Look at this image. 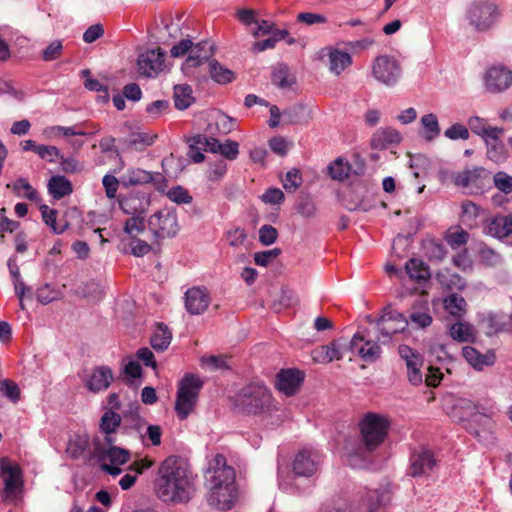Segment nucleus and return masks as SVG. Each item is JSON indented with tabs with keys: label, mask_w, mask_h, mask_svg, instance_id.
Returning <instances> with one entry per match:
<instances>
[{
	"label": "nucleus",
	"mask_w": 512,
	"mask_h": 512,
	"mask_svg": "<svg viewBox=\"0 0 512 512\" xmlns=\"http://www.w3.org/2000/svg\"><path fill=\"white\" fill-rule=\"evenodd\" d=\"M302 185V175L299 169L293 168L286 173L283 186L287 191H295Z\"/></svg>",
	"instance_id": "obj_55"
},
{
	"label": "nucleus",
	"mask_w": 512,
	"mask_h": 512,
	"mask_svg": "<svg viewBox=\"0 0 512 512\" xmlns=\"http://www.w3.org/2000/svg\"><path fill=\"white\" fill-rule=\"evenodd\" d=\"M444 135L450 140H467L469 138V130L463 124L455 123L445 130Z\"/></svg>",
	"instance_id": "obj_58"
},
{
	"label": "nucleus",
	"mask_w": 512,
	"mask_h": 512,
	"mask_svg": "<svg viewBox=\"0 0 512 512\" xmlns=\"http://www.w3.org/2000/svg\"><path fill=\"white\" fill-rule=\"evenodd\" d=\"M360 438L346 439L344 456L348 464L353 468H363L370 454L385 440L390 427L389 419L379 413L367 412L360 419Z\"/></svg>",
	"instance_id": "obj_2"
},
{
	"label": "nucleus",
	"mask_w": 512,
	"mask_h": 512,
	"mask_svg": "<svg viewBox=\"0 0 512 512\" xmlns=\"http://www.w3.org/2000/svg\"><path fill=\"white\" fill-rule=\"evenodd\" d=\"M379 329L378 340L382 344L390 342L392 335L403 332L408 326L407 319L398 311L385 310L377 321Z\"/></svg>",
	"instance_id": "obj_13"
},
{
	"label": "nucleus",
	"mask_w": 512,
	"mask_h": 512,
	"mask_svg": "<svg viewBox=\"0 0 512 512\" xmlns=\"http://www.w3.org/2000/svg\"><path fill=\"white\" fill-rule=\"evenodd\" d=\"M349 348L356 353L365 362H375L381 355L380 345L366 337L361 332H357L352 337Z\"/></svg>",
	"instance_id": "obj_18"
},
{
	"label": "nucleus",
	"mask_w": 512,
	"mask_h": 512,
	"mask_svg": "<svg viewBox=\"0 0 512 512\" xmlns=\"http://www.w3.org/2000/svg\"><path fill=\"white\" fill-rule=\"evenodd\" d=\"M401 141V134L391 127L378 129L371 138L373 149L383 150L390 145L398 144Z\"/></svg>",
	"instance_id": "obj_29"
},
{
	"label": "nucleus",
	"mask_w": 512,
	"mask_h": 512,
	"mask_svg": "<svg viewBox=\"0 0 512 512\" xmlns=\"http://www.w3.org/2000/svg\"><path fill=\"white\" fill-rule=\"evenodd\" d=\"M287 36V30H275L272 35H269L268 38L261 41H256L253 44L252 49L254 52H263L267 49H272L275 47L277 42L281 41L282 39H286Z\"/></svg>",
	"instance_id": "obj_46"
},
{
	"label": "nucleus",
	"mask_w": 512,
	"mask_h": 512,
	"mask_svg": "<svg viewBox=\"0 0 512 512\" xmlns=\"http://www.w3.org/2000/svg\"><path fill=\"white\" fill-rule=\"evenodd\" d=\"M423 130V137L427 141H433L440 135V126L438 118L435 114H425L420 119Z\"/></svg>",
	"instance_id": "obj_40"
},
{
	"label": "nucleus",
	"mask_w": 512,
	"mask_h": 512,
	"mask_svg": "<svg viewBox=\"0 0 512 512\" xmlns=\"http://www.w3.org/2000/svg\"><path fill=\"white\" fill-rule=\"evenodd\" d=\"M468 125H469V128L475 134L482 136L483 139L488 137L489 130L493 128L490 126L487 127L485 125V121L478 116H473V117L469 118Z\"/></svg>",
	"instance_id": "obj_63"
},
{
	"label": "nucleus",
	"mask_w": 512,
	"mask_h": 512,
	"mask_svg": "<svg viewBox=\"0 0 512 512\" xmlns=\"http://www.w3.org/2000/svg\"><path fill=\"white\" fill-rule=\"evenodd\" d=\"M62 51V41L54 40L42 51L41 57L44 61H53L60 57Z\"/></svg>",
	"instance_id": "obj_59"
},
{
	"label": "nucleus",
	"mask_w": 512,
	"mask_h": 512,
	"mask_svg": "<svg viewBox=\"0 0 512 512\" xmlns=\"http://www.w3.org/2000/svg\"><path fill=\"white\" fill-rule=\"evenodd\" d=\"M130 452L117 446L104 450L98 446V467L107 474L116 476L122 473L121 465L129 461Z\"/></svg>",
	"instance_id": "obj_12"
},
{
	"label": "nucleus",
	"mask_w": 512,
	"mask_h": 512,
	"mask_svg": "<svg viewBox=\"0 0 512 512\" xmlns=\"http://www.w3.org/2000/svg\"><path fill=\"white\" fill-rule=\"evenodd\" d=\"M118 203L126 215H145L151 204V197L145 189H132L126 193H120Z\"/></svg>",
	"instance_id": "obj_11"
},
{
	"label": "nucleus",
	"mask_w": 512,
	"mask_h": 512,
	"mask_svg": "<svg viewBox=\"0 0 512 512\" xmlns=\"http://www.w3.org/2000/svg\"><path fill=\"white\" fill-rule=\"evenodd\" d=\"M466 300L459 294L452 293L444 299V307L448 313L455 317H461L466 311Z\"/></svg>",
	"instance_id": "obj_44"
},
{
	"label": "nucleus",
	"mask_w": 512,
	"mask_h": 512,
	"mask_svg": "<svg viewBox=\"0 0 512 512\" xmlns=\"http://www.w3.org/2000/svg\"><path fill=\"white\" fill-rule=\"evenodd\" d=\"M501 12L494 0H472L463 13V21L469 29L477 33H486L499 23Z\"/></svg>",
	"instance_id": "obj_4"
},
{
	"label": "nucleus",
	"mask_w": 512,
	"mask_h": 512,
	"mask_svg": "<svg viewBox=\"0 0 512 512\" xmlns=\"http://www.w3.org/2000/svg\"><path fill=\"white\" fill-rule=\"evenodd\" d=\"M481 410H484V408L475 404L472 400L460 398L454 405V416H458L459 421L465 426Z\"/></svg>",
	"instance_id": "obj_31"
},
{
	"label": "nucleus",
	"mask_w": 512,
	"mask_h": 512,
	"mask_svg": "<svg viewBox=\"0 0 512 512\" xmlns=\"http://www.w3.org/2000/svg\"><path fill=\"white\" fill-rule=\"evenodd\" d=\"M204 478L208 504L219 510H230L237 498V488L235 470L227 465L225 456L217 454L208 461Z\"/></svg>",
	"instance_id": "obj_3"
},
{
	"label": "nucleus",
	"mask_w": 512,
	"mask_h": 512,
	"mask_svg": "<svg viewBox=\"0 0 512 512\" xmlns=\"http://www.w3.org/2000/svg\"><path fill=\"white\" fill-rule=\"evenodd\" d=\"M501 133V128H492L488 132V137L484 139L487 146V157L496 164L504 163L508 158L505 144L499 138Z\"/></svg>",
	"instance_id": "obj_25"
},
{
	"label": "nucleus",
	"mask_w": 512,
	"mask_h": 512,
	"mask_svg": "<svg viewBox=\"0 0 512 512\" xmlns=\"http://www.w3.org/2000/svg\"><path fill=\"white\" fill-rule=\"evenodd\" d=\"M484 80L489 92L500 93L512 85V71L503 65L492 66L487 69Z\"/></svg>",
	"instance_id": "obj_17"
},
{
	"label": "nucleus",
	"mask_w": 512,
	"mask_h": 512,
	"mask_svg": "<svg viewBox=\"0 0 512 512\" xmlns=\"http://www.w3.org/2000/svg\"><path fill=\"white\" fill-rule=\"evenodd\" d=\"M203 381L195 374H186L178 385L175 411L177 416L184 420L193 410Z\"/></svg>",
	"instance_id": "obj_7"
},
{
	"label": "nucleus",
	"mask_w": 512,
	"mask_h": 512,
	"mask_svg": "<svg viewBox=\"0 0 512 512\" xmlns=\"http://www.w3.org/2000/svg\"><path fill=\"white\" fill-rule=\"evenodd\" d=\"M481 208L470 200L461 204V216L464 222H473L479 216Z\"/></svg>",
	"instance_id": "obj_54"
},
{
	"label": "nucleus",
	"mask_w": 512,
	"mask_h": 512,
	"mask_svg": "<svg viewBox=\"0 0 512 512\" xmlns=\"http://www.w3.org/2000/svg\"><path fill=\"white\" fill-rule=\"evenodd\" d=\"M479 255L481 261L488 266H496L502 261L501 255L487 245L480 247Z\"/></svg>",
	"instance_id": "obj_56"
},
{
	"label": "nucleus",
	"mask_w": 512,
	"mask_h": 512,
	"mask_svg": "<svg viewBox=\"0 0 512 512\" xmlns=\"http://www.w3.org/2000/svg\"><path fill=\"white\" fill-rule=\"evenodd\" d=\"M405 270L409 278L418 283L425 282L430 278L429 267L421 259H409L405 264Z\"/></svg>",
	"instance_id": "obj_34"
},
{
	"label": "nucleus",
	"mask_w": 512,
	"mask_h": 512,
	"mask_svg": "<svg viewBox=\"0 0 512 512\" xmlns=\"http://www.w3.org/2000/svg\"><path fill=\"white\" fill-rule=\"evenodd\" d=\"M129 247L131 253L136 257H142L148 254L151 250V246L144 240L137 237L130 238Z\"/></svg>",
	"instance_id": "obj_64"
},
{
	"label": "nucleus",
	"mask_w": 512,
	"mask_h": 512,
	"mask_svg": "<svg viewBox=\"0 0 512 512\" xmlns=\"http://www.w3.org/2000/svg\"><path fill=\"white\" fill-rule=\"evenodd\" d=\"M0 392L14 403L20 398L18 385L10 380L0 381Z\"/></svg>",
	"instance_id": "obj_57"
},
{
	"label": "nucleus",
	"mask_w": 512,
	"mask_h": 512,
	"mask_svg": "<svg viewBox=\"0 0 512 512\" xmlns=\"http://www.w3.org/2000/svg\"><path fill=\"white\" fill-rule=\"evenodd\" d=\"M88 443V435L86 432L77 433L69 438L66 452L72 458L84 456L88 448Z\"/></svg>",
	"instance_id": "obj_37"
},
{
	"label": "nucleus",
	"mask_w": 512,
	"mask_h": 512,
	"mask_svg": "<svg viewBox=\"0 0 512 512\" xmlns=\"http://www.w3.org/2000/svg\"><path fill=\"white\" fill-rule=\"evenodd\" d=\"M278 237V231L275 227L271 225H263L259 229V241L265 245H272Z\"/></svg>",
	"instance_id": "obj_62"
},
{
	"label": "nucleus",
	"mask_w": 512,
	"mask_h": 512,
	"mask_svg": "<svg viewBox=\"0 0 512 512\" xmlns=\"http://www.w3.org/2000/svg\"><path fill=\"white\" fill-rule=\"evenodd\" d=\"M304 381V373L295 368L280 370L275 379V387L286 396L294 395Z\"/></svg>",
	"instance_id": "obj_21"
},
{
	"label": "nucleus",
	"mask_w": 512,
	"mask_h": 512,
	"mask_svg": "<svg viewBox=\"0 0 512 512\" xmlns=\"http://www.w3.org/2000/svg\"><path fill=\"white\" fill-rule=\"evenodd\" d=\"M351 166L341 158H337L328 166V174L334 180L343 181L348 178Z\"/></svg>",
	"instance_id": "obj_47"
},
{
	"label": "nucleus",
	"mask_w": 512,
	"mask_h": 512,
	"mask_svg": "<svg viewBox=\"0 0 512 512\" xmlns=\"http://www.w3.org/2000/svg\"><path fill=\"white\" fill-rule=\"evenodd\" d=\"M326 51L328 57L329 71L335 76H339L343 71L352 65V57L349 53L341 51L334 47H326L322 52Z\"/></svg>",
	"instance_id": "obj_27"
},
{
	"label": "nucleus",
	"mask_w": 512,
	"mask_h": 512,
	"mask_svg": "<svg viewBox=\"0 0 512 512\" xmlns=\"http://www.w3.org/2000/svg\"><path fill=\"white\" fill-rule=\"evenodd\" d=\"M494 187L505 195L512 193V175L505 171H498L493 175Z\"/></svg>",
	"instance_id": "obj_49"
},
{
	"label": "nucleus",
	"mask_w": 512,
	"mask_h": 512,
	"mask_svg": "<svg viewBox=\"0 0 512 512\" xmlns=\"http://www.w3.org/2000/svg\"><path fill=\"white\" fill-rule=\"evenodd\" d=\"M236 406L247 414H265L271 411L273 399L270 390L261 383H250L235 397Z\"/></svg>",
	"instance_id": "obj_5"
},
{
	"label": "nucleus",
	"mask_w": 512,
	"mask_h": 512,
	"mask_svg": "<svg viewBox=\"0 0 512 512\" xmlns=\"http://www.w3.org/2000/svg\"><path fill=\"white\" fill-rule=\"evenodd\" d=\"M292 468L296 478H312L318 469L317 454L309 449L299 451L295 455Z\"/></svg>",
	"instance_id": "obj_22"
},
{
	"label": "nucleus",
	"mask_w": 512,
	"mask_h": 512,
	"mask_svg": "<svg viewBox=\"0 0 512 512\" xmlns=\"http://www.w3.org/2000/svg\"><path fill=\"white\" fill-rule=\"evenodd\" d=\"M13 190L18 196L25 197L31 201L38 199V192L25 178H19L16 180L13 184Z\"/></svg>",
	"instance_id": "obj_50"
},
{
	"label": "nucleus",
	"mask_w": 512,
	"mask_h": 512,
	"mask_svg": "<svg viewBox=\"0 0 512 512\" xmlns=\"http://www.w3.org/2000/svg\"><path fill=\"white\" fill-rule=\"evenodd\" d=\"M195 479L189 462L181 456L171 455L158 468L155 490L164 502L187 503L195 491Z\"/></svg>",
	"instance_id": "obj_1"
},
{
	"label": "nucleus",
	"mask_w": 512,
	"mask_h": 512,
	"mask_svg": "<svg viewBox=\"0 0 512 512\" xmlns=\"http://www.w3.org/2000/svg\"><path fill=\"white\" fill-rule=\"evenodd\" d=\"M425 255L430 261H441L446 255L445 246L436 241H428L424 245Z\"/></svg>",
	"instance_id": "obj_52"
},
{
	"label": "nucleus",
	"mask_w": 512,
	"mask_h": 512,
	"mask_svg": "<svg viewBox=\"0 0 512 512\" xmlns=\"http://www.w3.org/2000/svg\"><path fill=\"white\" fill-rule=\"evenodd\" d=\"M167 197L176 204H190L192 196L182 186H174L167 192Z\"/></svg>",
	"instance_id": "obj_53"
},
{
	"label": "nucleus",
	"mask_w": 512,
	"mask_h": 512,
	"mask_svg": "<svg viewBox=\"0 0 512 512\" xmlns=\"http://www.w3.org/2000/svg\"><path fill=\"white\" fill-rule=\"evenodd\" d=\"M207 42H199L189 50L188 57L186 58L185 65L190 68L197 67L203 63L209 57V54L205 49L207 48Z\"/></svg>",
	"instance_id": "obj_43"
},
{
	"label": "nucleus",
	"mask_w": 512,
	"mask_h": 512,
	"mask_svg": "<svg viewBox=\"0 0 512 512\" xmlns=\"http://www.w3.org/2000/svg\"><path fill=\"white\" fill-rule=\"evenodd\" d=\"M165 51L161 48L148 49L141 53L137 60L138 71L146 77H155L163 71Z\"/></svg>",
	"instance_id": "obj_15"
},
{
	"label": "nucleus",
	"mask_w": 512,
	"mask_h": 512,
	"mask_svg": "<svg viewBox=\"0 0 512 512\" xmlns=\"http://www.w3.org/2000/svg\"><path fill=\"white\" fill-rule=\"evenodd\" d=\"M151 466L152 462L149 460H140L130 465L127 473L119 480L120 487L123 490L130 489L136 482L137 477Z\"/></svg>",
	"instance_id": "obj_33"
},
{
	"label": "nucleus",
	"mask_w": 512,
	"mask_h": 512,
	"mask_svg": "<svg viewBox=\"0 0 512 512\" xmlns=\"http://www.w3.org/2000/svg\"><path fill=\"white\" fill-rule=\"evenodd\" d=\"M120 424L121 417L117 412L108 410L102 415L99 428L103 433L106 434L105 441L108 444H112L115 441L112 434L118 429Z\"/></svg>",
	"instance_id": "obj_32"
},
{
	"label": "nucleus",
	"mask_w": 512,
	"mask_h": 512,
	"mask_svg": "<svg viewBox=\"0 0 512 512\" xmlns=\"http://www.w3.org/2000/svg\"><path fill=\"white\" fill-rule=\"evenodd\" d=\"M398 353L402 360H404L407 367L408 380L413 385L422 383L421 367L423 365V357L417 351L407 345H400Z\"/></svg>",
	"instance_id": "obj_19"
},
{
	"label": "nucleus",
	"mask_w": 512,
	"mask_h": 512,
	"mask_svg": "<svg viewBox=\"0 0 512 512\" xmlns=\"http://www.w3.org/2000/svg\"><path fill=\"white\" fill-rule=\"evenodd\" d=\"M0 479L3 484L1 492L5 502L16 503L22 496L24 481L19 465L7 458H0Z\"/></svg>",
	"instance_id": "obj_6"
},
{
	"label": "nucleus",
	"mask_w": 512,
	"mask_h": 512,
	"mask_svg": "<svg viewBox=\"0 0 512 512\" xmlns=\"http://www.w3.org/2000/svg\"><path fill=\"white\" fill-rule=\"evenodd\" d=\"M210 301L209 293L204 287H192L185 292V308L191 315L203 314Z\"/></svg>",
	"instance_id": "obj_24"
},
{
	"label": "nucleus",
	"mask_w": 512,
	"mask_h": 512,
	"mask_svg": "<svg viewBox=\"0 0 512 512\" xmlns=\"http://www.w3.org/2000/svg\"><path fill=\"white\" fill-rule=\"evenodd\" d=\"M36 154L43 160L55 162L61 157L60 150L56 146L40 144L36 150Z\"/></svg>",
	"instance_id": "obj_60"
},
{
	"label": "nucleus",
	"mask_w": 512,
	"mask_h": 512,
	"mask_svg": "<svg viewBox=\"0 0 512 512\" xmlns=\"http://www.w3.org/2000/svg\"><path fill=\"white\" fill-rule=\"evenodd\" d=\"M272 82L280 88H288L292 81L289 80V68L285 64H279L272 72Z\"/></svg>",
	"instance_id": "obj_51"
},
{
	"label": "nucleus",
	"mask_w": 512,
	"mask_h": 512,
	"mask_svg": "<svg viewBox=\"0 0 512 512\" xmlns=\"http://www.w3.org/2000/svg\"><path fill=\"white\" fill-rule=\"evenodd\" d=\"M172 333L163 323H158L151 336L150 343L153 349L163 352L171 343Z\"/></svg>",
	"instance_id": "obj_36"
},
{
	"label": "nucleus",
	"mask_w": 512,
	"mask_h": 512,
	"mask_svg": "<svg viewBox=\"0 0 512 512\" xmlns=\"http://www.w3.org/2000/svg\"><path fill=\"white\" fill-rule=\"evenodd\" d=\"M124 225V232L129 238L137 237L145 230L144 215H130Z\"/></svg>",
	"instance_id": "obj_48"
},
{
	"label": "nucleus",
	"mask_w": 512,
	"mask_h": 512,
	"mask_svg": "<svg viewBox=\"0 0 512 512\" xmlns=\"http://www.w3.org/2000/svg\"><path fill=\"white\" fill-rule=\"evenodd\" d=\"M436 465L433 452L425 447L414 450L410 456L409 474L412 477L428 475Z\"/></svg>",
	"instance_id": "obj_20"
},
{
	"label": "nucleus",
	"mask_w": 512,
	"mask_h": 512,
	"mask_svg": "<svg viewBox=\"0 0 512 512\" xmlns=\"http://www.w3.org/2000/svg\"><path fill=\"white\" fill-rule=\"evenodd\" d=\"M449 333L452 339L458 342H469L474 339V328L467 322H456L450 329Z\"/></svg>",
	"instance_id": "obj_42"
},
{
	"label": "nucleus",
	"mask_w": 512,
	"mask_h": 512,
	"mask_svg": "<svg viewBox=\"0 0 512 512\" xmlns=\"http://www.w3.org/2000/svg\"><path fill=\"white\" fill-rule=\"evenodd\" d=\"M454 183L469 195H482L491 188V174L482 166H471L458 172Z\"/></svg>",
	"instance_id": "obj_8"
},
{
	"label": "nucleus",
	"mask_w": 512,
	"mask_h": 512,
	"mask_svg": "<svg viewBox=\"0 0 512 512\" xmlns=\"http://www.w3.org/2000/svg\"><path fill=\"white\" fill-rule=\"evenodd\" d=\"M40 211L44 223L52 230L53 233L62 234L68 228V223L66 221L63 223L57 222V210L52 209L47 205H42L40 207Z\"/></svg>",
	"instance_id": "obj_41"
},
{
	"label": "nucleus",
	"mask_w": 512,
	"mask_h": 512,
	"mask_svg": "<svg viewBox=\"0 0 512 512\" xmlns=\"http://www.w3.org/2000/svg\"><path fill=\"white\" fill-rule=\"evenodd\" d=\"M211 153H219L229 161L236 160L239 155V143L231 139H227L224 143H221L218 139L214 138Z\"/></svg>",
	"instance_id": "obj_38"
},
{
	"label": "nucleus",
	"mask_w": 512,
	"mask_h": 512,
	"mask_svg": "<svg viewBox=\"0 0 512 512\" xmlns=\"http://www.w3.org/2000/svg\"><path fill=\"white\" fill-rule=\"evenodd\" d=\"M156 136L148 133H137L132 136L129 142L131 147L136 150H142L143 148L152 145L155 142Z\"/></svg>",
	"instance_id": "obj_61"
},
{
	"label": "nucleus",
	"mask_w": 512,
	"mask_h": 512,
	"mask_svg": "<svg viewBox=\"0 0 512 512\" xmlns=\"http://www.w3.org/2000/svg\"><path fill=\"white\" fill-rule=\"evenodd\" d=\"M390 493L387 489L367 490L362 504L354 508L347 506L338 508L334 512H375L378 507L384 506L390 502Z\"/></svg>",
	"instance_id": "obj_16"
},
{
	"label": "nucleus",
	"mask_w": 512,
	"mask_h": 512,
	"mask_svg": "<svg viewBox=\"0 0 512 512\" xmlns=\"http://www.w3.org/2000/svg\"><path fill=\"white\" fill-rule=\"evenodd\" d=\"M147 225L155 238L174 237L179 231L177 213L174 209L168 207L150 215Z\"/></svg>",
	"instance_id": "obj_9"
},
{
	"label": "nucleus",
	"mask_w": 512,
	"mask_h": 512,
	"mask_svg": "<svg viewBox=\"0 0 512 512\" xmlns=\"http://www.w3.org/2000/svg\"><path fill=\"white\" fill-rule=\"evenodd\" d=\"M371 72L377 82L392 87L399 81L402 75V68L394 57L380 55L373 60Z\"/></svg>",
	"instance_id": "obj_10"
},
{
	"label": "nucleus",
	"mask_w": 512,
	"mask_h": 512,
	"mask_svg": "<svg viewBox=\"0 0 512 512\" xmlns=\"http://www.w3.org/2000/svg\"><path fill=\"white\" fill-rule=\"evenodd\" d=\"M48 191L54 199H61L73 191L71 182L62 175L52 176L48 182Z\"/></svg>",
	"instance_id": "obj_35"
},
{
	"label": "nucleus",
	"mask_w": 512,
	"mask_h": 512,
	"mask_svg": "<svg viewBox=\"0 0 512 512\" xmlns=\"http://www.w3.org/2000/svg\"><path fill=\"white\" fill-rule=\"evenodd\" d=\"M209 72L211 78L218 84H227L232 82L234 79V72L223 67L216 60L210 61Z\"/></svg>",
	"instance_id": "obj_45"
},
{
	"label": "nucleus",
	"mask_w": 512,
	"mask_h": 512,
	"mask_svg": "<svg viewBox=\"0 0 512 512\" xmlns=\"http://www.w3.org/2000/svg\"><path fill=\"white\" fill-rule=\"evenodd\" d=\"M484 232L512 245V215H497L487 221Z\"/></svg>",
	"instance_id": "obj_23"
},
{
	"label": "nucleus",
	"mask_w": 512,
	"mask_h": 512,
	"mask_svg": "<svg viewBox=\"0 0 512 512\" xmlns=\"http://www.w3.org/2000/svg\"><path fill=\"white\" fill-rule=\"evenodd\" d=\"M462 355L468 364L478 371H482L485 367L493 366L496 361V355L493 350L481 353L471 346L463 347Z\"/></svg>",
	"instance_id": "obj_26"
},
{
	"label": "nucleus",
	"mask_w": 512,
	"mask_h": 512,
	"mask_svg": "<svg viewBox=\"0 0 512 512\" xmlns=\"http://www.w3.org/2000/svg\"><path fill=\"white\" fill-rule=\"evenodd\" d=\"M464 428L472 435H474L479 442L490 445L494 443L495 437L493 433L494 422L484 410L476 413L474 418H471Z\"/></svg>",
	"instance_id": "obj_14"
},
{
	"label": "nucleus",
	"mask_w": 512,
	"mask_h": 512,
	"mask_svg": "<svg viewBox=\"0 0 512 512\" xmlns=\"http://www.w3.org/2000/svg\"><path fill=\"white\" fill-rule=\"evenodd\" d=\"M311 357L315 363L326 364L343 357L339 341H333L328 345H322L312 350Z\"/></svg>",
	"instance_id": "obj_28"
},
{
	"label": "nucleus",
	"mask_w": 512,
	"mask_h": 512,
	"mask_svg": "<svg viewBox=\"0 0 512 512\" xmlns=\"http://www.w3.org/2000/svg\"><path fill=\"white\" fill-rule=\"evenodd\" d=\"M153 181L154 173L141 168H129L120 178L121 185L126 188L149 184Z\"/></svg>",
	"instance_id": "obj_30"
},
{
	"label": "nucleus",
	"mask_w": 512,
	"mask_h": 512,
	"mask_svg": "<svg viewBox=\"0 0 512 512\" xmlns=\"http://www.w3.org/2000/svg\"><path fill=\"white\" fill-rule=\"evenodd\" d=\"M174 104L178 110H186L193 102L192 88L187 84L176 85L174 87Z\"/></svg>",
	"instance_id": "obj_39"
}]
</instances>
